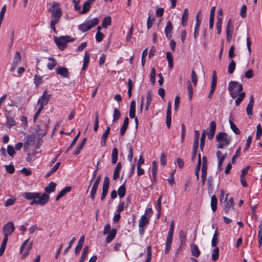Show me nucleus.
<instances>
[{"instance_id": "1", "label": "nucleus", "mask_w": 262, "mask_h": 262, "mask_svg": "<svg viewBox=\"0 0 262 262\" xmlns=\"http://www.w3.org/2000/svg\"><path fill=\"white\" fill-rule=\"evenodd\" d=\"M21 196L25 199L30 201V205L45 206L50 200L49 194L40 192H25Z\"/></svg>"}, {"instance_id": "2", "label": "nucleus", "mask_w": 262, "mask_h": 262, "mask_svg": "<svg viewBox=\"0 0 262 262\" xmlns=\"http://www.w3.org/2000/svg\"><path fill=\"white\" fill-rule=\"evenodd\" d=\"M216 140L218 142L216 147L218 148H224L230 144L231 137L227 134L223 132L219 133L216 136Z\"/></svg>"}, {"instance_id": "3", "label": "nucleus", "mask_w": 262, "mask_h": 262, "mask_svg": "<svg viewBox=\"0 0 262 262\" xmlns=\"http://www.w3.org/2000/svg\"><path fill=\"white\" fill-rule=\"evenodd\" d=\"M228 90L232 98H235L242 93L243 85L238 82L231 81L228 84Z\"/></svg>"}, {"instance_id": "4", "label": "nucleus", "mask_w": 262, "mask_h": 262, "mask_svg": "<svg viewBox=\"0 0 262 262\" xmlns=\"http://www.w3.org/2000/svg\"><path fill=\"white\" fill-rule=\"evenodd\" d=\"M48 11L51 13L52 20L55 19L57 21H59L62 15V11L58 3H53Z\"/></svg>"}, {"instance_id": "5", "label": "nucleus", "mask_w": 262, "mask_h": 262, "mask_svg": "<svg viewBox=\"0 0 262 262\" xmlns=\"http://www.w3.org/2000/svg\"><path fill=\"white\" fill-rule=\"evenodd\" d=\"M99 22L98 18L95 17L89 20H85L83 24L78 26V29L82 32H85L97 26Z\"/></svg>"}, {"instance_id": "6", "label": "nucleus", "mask_w": 262, "mask_h": 262, "mask_svg": "<svg viewBox=\"0 0 262 262\" xmlns=\"http://www.w3.org/2000/svg\"><path fill=\"white\" fill-rule=\"evenodd\" d=\"M73 40L74 38H71L69 36H62L54 38L56 44L60 50L64 49L67 47V43Z\"/></svg>"}, {"instance_id": "7", "label": "nucleus", "mask_w": 262, "mask_h": 262, "mask_svg": "<svg viewBox=\"0 0 262 262\" xmlns=\"http://www.w3.org/2000/svg\"><path fill=\"white\" fill-rule=\"evenodd\" d=\"M30 238L25 240L20 247V252L22 253L23 258L26 257L30 251L32 246V242L28 244Z\"/></svg>"}, {"instance_id": "8", "label": "nucleus", "mask_w": 262, "mask_h": 262, "mask_svg": "<svg viewBox=\"0 0 262 262\" xmlns=\"http://www.w3.org/2000/svg\"><path fill=\"white\" fill-rule=\"evenodd\" d=\"M15 227L12 222H7L3 227V233L4 236L8 237L14 231Z\"/></svg>"}, {"instance_id": "9", "label": "nucleus", "mask_w": 262, "mask_h": 262, "mask_svg": "<svg viewBox=\"0 0 262 262\" xmlns=\"http://www.w3.org/2000/svg\"><path fill=\"white\" fill-rule=\"evenodd\" d=\"M51 98V95L47 94V91L45 90L42 96L38 99V104H42V105H47Z\"/></svg>"}, {"instance_id": "10", "label": "nucleus", "mask_w": 262, "mask_h": 262, "mask_svg": "<svg viewBox=\"0 0 262 262\" xmlns=\"http://www.w3.org/2000/svg\"><path fill=\"white\" fill-rule=\"evenodd\" d=\"M100 182V176H99L97 178V179L96 180V181H95V182L92 186L91 191L90 197H91V199L93 201L94 200V199H95V194L96 193L98 187Z\"/></svg>"}, {"instance_id": "11", "label": "nucleus", "mask_w": 262, "mask_h": 262, "mask_svg": "<svg viewBox=\"0 0 262 262\" xmlns=\"http://www.w3.org/2000/svg\"><path fill=\"white\" fill-rule=\"evenodd\" d=\"M216 123L215 121H212L210 122L209 131L207 132V136L209 140L212 139L214 135L215 129H216Z\"/></svg>"}, {"instance_id": "12", "label": "nucleus", "mask_w": 262, "mask_h": 262, "mask_svg": "<svg viewBox=\"0 0 262 262\" xmlns=\"http://www.w3.org/2000/svg\"><path fill=\"white\" fill-rule=\"evenodd\" d=\"M233 210H234V200L232 198H231L225 205L224 211L226 213H228Z\"/></svg>"}, {"instance_id": "13", "label": "nucleus", "mask_w": 262, "mask_h": 262, "mask_svg": "<svg viewBox=\"0 0 262 262\" xmlns=\"http://www.w3.org/2000/svg\"><path fill=\"white\" fill-rule=\"evenodd\" d=\"M171 104L170 102L168 103L167 106V110L166 113V125L168 128H170L171 125Z\"/></svg>"}, {"instance_id": "14", "label": "nucleus", "mask_w": 262, "mask_h": 262, "mask_svg": "<svg viewBox=\"0 0 262 262\" xmlns=\"http://www.w3.org/2000/svg\"><path fill=\"white\" fill-rule=\"evenodd\" d=\"M180 241V248H183L186 245L187 232L184 230H181L179 233Z\"/></svg>"}, {"instance_id": "15", "label": "nucleus", "mask_w": 262, "mask_h": 262, "mask_svg": "<svg viewBox=\"0 0 262 262\" xmlns=\"http://www.w3.org/2000/svg\"><path fill=\"white\" fill-rule=\"evenodd\" d=\"M172 29L173 27L172 23L170 21L167 22L166 27L164 29V32L166 37L168 39L171 37Z\"/></svg>"}, {"instance_id": "16", "label": "nucleus", "mask_w": 262, "mask_h": 262, "mask_svg": "<svg viewBox=\"0 0 262 262\" xmlns=\"http://www.w3.org/2000/svg\"><path fill=\"white\" fill-rule=\"evenodd\" d=\"M90 60V54L88 51H85L84 52V55L83 57V66L81 69L82 71H85L89 66V62Z\"/></svg>"}, {"instance_id": "17", "label": "nucleus", "mask_w": 262, "mask_h": 262, "mask_svg": "<svg viewBox=\"0 0 262 262\" xmlns=\"http://www.w3.org/2000/svg\"><path fill=\"white\" fill-rule=\"evenodd\" d=\"M5 117L6 118V125L8 128H10L16 125L15 121L13 116H10L7 114H5Z\"/></svg>"}, {"instance_id": "18", "label": "nucleus", "mask_w": 262, "mask_h": 262, "mask_svg": "<svg viewBox=\"0 0 262 262\" xmlns=\"http://www.w3.org/2000/svg\"><path fill=\"white\" fill-rule=\"evenodd\" d=\"M233 26L231 23V20L229 19L228 21L227 27H226V34H227V39L228 40H230L232 37Z\"/></svg>"}, {"instance_id": "19", "label": "nucleus", "mask_w": 262, "mask_h": 262, "mask_svg": "<svg viewBox=\"0 0 262 262\" xmlns=\"http://www.w3.org/2000/svg\"><path fill=\"white\" fill-rule=\"evenodd\" d=\"M110 132V128L107 126L104 133L102 134L101 138L100 144L102 146H105L106 140Z\"/></svg>"}, {"instance_id": "20", "label": "nucleus", "mask_w": 262, "mask_h": 262, "mask_svg": "<svg viewBox=\"0 0 262 262\" xmlns=\"http://www.w3.org/2000/svg\"><path fill=\"white\" fill-rule=\"evenodd\" d=\"M56 186V183L53 182H50L48 185L45 188V190L46 191L45 193L49 194L52 192H54L55 190Z\"/></svg>"}, {"instance_id": "21", "label": "nucleus", "mask_w": 262, "mask_h": 262, "mask_svg": "<svg viewBox=\"0 0 262 262\" xmlns=\"http://www.w3.org/2000/svg\"><path fill=\"white\" fill-rule=\"evenodd\" d=\"M191 252L192 255L196 257H198L200 255V251L198 246L195 244H192L190 245Z\"/></svg>"}, {"instance_id": "22", "label": "nucleus", "mask_w": 262, "mask_h": 262, "mask_svg": "<svg viewBox=\"0 0 262 262\" xmlns=\"http://www.w3.org/2000/svg\"><path fill=\"white\" fill-rule=\"evenodd\" d=\"M117 233V231L115 229H112L110 232L107 233L106 238V242L107 243H109L111 242L115 237Z\"/></svg>"}, {"instance_id": "23", "label": "nucleus", "mask_w": 262, "mask_h": 262, "mask_svg": "<svg viewBox=\"0 0 262 262\" xmlns=\"http://www.w3.org/2000/svg\"><path fill=\"white\" fill-rule=\"evenodd\" d=\"M84 239H85V237H84V235L80 237V238L79 239L78 243L77 245H76V248L75 250V252L76 254H78L81 251V248L83 246L84 242Z\"/></svg>"}, {"instance_id": "24", "label": "nucleus", "mask_w": 262, "mask_h": 262, "mask_svg": "<svg viewBox=\"0 0 262 262\" xmlns=\"http://www.w3.org/2000/svg\"><path fill=\"white\" fill-rule=\"evenodd\" d=\"M215 11V7L213 6L211 8L210 13V18H209V28L210 29H212L214 25V17Z\"/></svg>"}, {"instance_id": "25", "label": "nucleus", "mask_w": 262, "mask_h": 262, "mask_svg": "<svg viewBox=\"0 0 262 262\" xmlns=\"http://www.w3.org/2000/svg\"><path fill=\"white\" fill-rule=\"evenodd\" d=\"M136 113V103L135 101L133 100L130 104V108H129V116L130 118H135Z\"/></svg>"}, {"instance_id": "26", "label": "nucleus", "mask_w": 262, "mask_h": 262, "mask_svg": "<svg viewBox=\"0 0 262 262\" xmlns=\"http://www.w3.org/2000/svg\"><path fill=\"white\" fill-rule=\"evenodd\" d=\"M71 190V187L70 186H67L62 189L58 193L56 198V200H59L61 198L63 197L67 192H70Z\"/></svg>"}, {"instance_id": "27", "label": "nucleus", "mask_w": 262, "mask_h": 262, "mask_svg": "<svg viewBox=\"0 0 262 262\" xmlns=\"http://www.w3.org/2000/svg\"><path fill=\"white\" fill-rule=\"evenodd\" d=\"M56 73L58 75H60L63 77H68L69 72L67 69L63 67H60L57 69Z\"/></svg>"}, {"instance_id": "28", "label": "nucleus", "mask_w": 262, "mask_h": 262, "mask_svg": "<svg viewBox=\"0 0 262 262\" xmlns=\"http://www.w3.org/2000/svg\"><path fill=\"white\" fill-rule=\"evenodd\" d=\"M8 237L4 236L1 247H0V256H2L5 252L6 245L8 242Z\"/></svg>"}, {"instance_id": "29", "label": "nucleus", "mask_w": 262, "mask_h": 262, "mask_svg": "<svg viewBox=\"0 0 262 262\" xmlns=\"http://www.w3.org/2000/svg\"><path fill=\"white\" fill-rule=\"evenodd\" d=\"M122 165L121 163L119 162L117 163L116 167H115L114 171V174H113V179L116 180L118 179L119 177V172L120 171V169L121 168Z\"/></svg>"}, {"instance_id": "30", "label": "nucleus", "mask_w": 262, "mask_h": 262, "mask_svg": "<svg viewBox=\"0 0 262 262\" xmlns=\"http://www.w3.org/2000/svg\"><path fill=\"white\" fill-rule=\"evenodd\" d=\"M217 200L215 195H213L211 198V207L212 211L214 212L217 209Z\"/></svg>"}, {"instance_id": "31", "label": "nucleus", "mask_w": 262, "mask_h": 262, "mask_svg": "<svg viewBox=\"0 0 262 262\" xmlns=\"http://www.w3.org/2000/svg\"><path fill=\"white\" fill-rule=\"evenodd\" d=\"M149 220L144 216H141L139 222V227H145L148 224Z\"/></svg>"}, {"instance_id": "32", "label": "nucleus", "mask_w": 262, "mask_h": 262, "mask_svg": "<svg viewBox=\"0 0 262 262\" xmlns=\"http://www.w3.org/2000/svg\"><path fill=\"white\" fill-rule=\"evenodd\" d=\"M208 190L209 193L213 190V179L212 176L208 177L207 179Z\"/></svg>"}, {"instance_id": "33", "label": "nucleus", "mask_w": 262, "mask_h": 262, "mask_svg": "<svg viewBox=\"0 0 262 262\" xmlns=\"http://www.w3.org/2000/svg\"><path fill=\"white\" fill-rule=\"evenodd\" d=\"M91 5V4L88 1H85L83 4L82 10L79 13L80 14L86 13L90 9Z\"/></svg>"}, {"instance_id": "34", "label": "nucleus", "mask_w": 262, "mask_h": 262, "mask_svg": "<svg viewBox=\"0 0 262 262\" xmlns=\"http://www.w3.org/2000/svg\"><path fill=\"white\" fill-rule=\"evenodd\" d=\"M118 160V150L116 148H114L112 152V163L115 164L117 163Z\"/></svg>"}, {"instance_id": "35", "label": "nucleus", "mask_w": 262, "mask_h": 262, "mask_svg": "<svg viewBox=\"0 0 262 262\" xmlns=\"http://www.w3.org/2000/svg\"><path fill=\"white\" fill-rule=\"evenodd\" d=\"M126 147L128 149V154L127 156V159L129 162H131L133 158V149L130 143H127Z\"/></svg>"}, {"instance_id": "36", "label": "nucleus", "mask_w": 262, "mask_h": 262, "mask_svg": "<svg viewBox=\"0 0 262 262\" xmlns=\"http://www.w3.org/2000/svg\"><path fill=\"white\" fill-rule=\"evenodd\" d=\"M48 59L50 61L47 64V68L49 70H52L53 68L56 66L57 62L52 57H49Z\"/></svg>"}, {"instance_id": "37", "label": "nucleus", "mask_w": 262, "mask_h": 262, "mask_svg": "<svg viewBox=\"0 0 262 262\" xmlns=\"http://www.w3.org/2000/svg\"><path fill=\"white\" fill-rule=\"evenodd\" d=\"M126 192L125 187L124 184L121 185L117 191L119 196L120 198H122L125 196Z\"/></svg>"}, {"instance_id": "38", "label": "nucleus", "mask_w": 262, "mask_h": 262, "mask_svg": "<svg viewBox=\"0 0 262 262\" xmlns=\"http://www.w3.org/2000/svg\"><path fill=\"white\" fill-rule=\"evenodd\" d=\"M60 165V162H57L47 173L46 177H50L53 173L55 172L59 168Z\"/></svg>"}, {"instance_id": "39", "label": "nucleus", "mask_w": 262, "mask_h": 262, "mask_svg": "<svg viewBox=\"0 0 262 262\" xmlns=\"http://www.w3.org/2000/svg\"><path fill=\"white\" fill-rule=\"evenodd\" d=\"M111 22H112V18L111 16L105 17L103 19L102 27L103 28H106L108 26H110L111 24Z\"/></svg>"}, {"instance_id": "40", "label": "nucleus", "mask_w": 262, "mask_h": 262, "mask_svg": "<svg viewBox=\"0 0 262 262\" xmlns=\"http://www.w3.org/2000/svg\"><path fill=\"white\" fill-rule=\"evenodd\" d=\"M187 86L188 97H189L190 100H191L192 98V96H193V88L191 85L190 81H188L187 82Z\"/></svg>"}, {"instance_id": "41", "label": "nucleus", "mask_w": 262, "mask_h": 262, "mask_svg": "<svg viewBox=\"0 0 262 262\" xmlns=\"http://www.w3.org/2000/svg\"><path fill=\"white\" fill-rule=\"evenodd\" d=\"M229 123L230 125V128L232 130V131L236 135H238L240 133V131L239 129L236 127L235 124L232 122L231 118H230Z\"/></svg>"}, {"instance_id": "42", "label": "nucleus", "mask_w": 262, "mask_h": 262, "mask_svg": "<svg viewBox=\"0 0 262 262\" xmlns=\"http://www.w3.org/2000/svg\"><path fill=\"white\" fill-rule=\"evenodd\" d=\"M89 250V247L85 246L82 251L81 256L80 257V262H83L87 256Z\"/></svg>"}, {"instance_id": "43", "label": "nucleus", "mask_w": 262, "mask_h": 262, "mask_svg": "<svg viewBox=\"0 0 262 262\" xmlns=\"http://www.w3.org/2000/svg\"><path fill=\"white\" fill-rule=\"evenodd\" d=\"M121 116V113L120 111L117 108H114V113H113V122H115L117 120H118Z\"/></svg>"}, {"instance_id": "44", "label": "nucleus", "mask_w": 262, "mask_h": 262, "mask_svg": "<svg viewBox=\"0 0 262 262\" xmlns=\"http://www.w3.org/2000/svg\"><path fill=\"white\" fill-rule=\"evenodd\" d=\"M188 18V10L185 9L183 12L182 17V24L183 26H185L186 22L187 21Z\"/></svg>"}, {"instance_id": "45", "label": "nucleus", "mask_w": 262, "mask_h": 262, "mask_svg": "<svg viewBox=\"0 0 262 262\" xmlns=\"http://www.w3.org/2000/svg\"><path fill=\"white\" fill-rule=\"evenodd\" d=\"M34 82L36 87H38L43 82L42 77L35 75L34 79Z\"/></svg>"}, {"instance_id": "46", "label": "nucleus", "mask_w": 262, "mask_h": 262, "mask_svg": "<svg viewBox=\"0 0 262 262\" xmlns=\"http://www.w3.org/2000/svg\"><path fill=\"white\" fill-rule=\"evenodd\" d=\"M219 249L218 247H215L212 253L211 258L213 261H216L219 258Z\"/></svg>"}, {"instance_id": "47", "label": "nucleus", "mask_w": 262, "mask_h": 262, "mask_svg": "<svg viewBox=\"0 0 262 262\" xmlns=\"http://www.w3.org/2000/svg\"><path fill=\"white\" fill-rule=\"evenodd\" d=\"M110 185V180L107 177H105L104 179L103 186H102V190L108 191V187Z\"/></svg>"}, {"instance_id": "48", "label": "nucleus", "mask_w": 262, "mask_h": 262, "mask_svg": "<svg viewBox=\"0 0 262 262\" xmlns=\"http://www.w3.org/2000/svg\"><path fill=\"white\" fill-rule=\"evenodd\" d=\"M235 69V63L233 60H231L228 67V71L229 74H232Z\"/></svg>"}, {"instance_id": "49", "label": "nucleus", "mask_w": 262, "mask_h": 262, "mask_svg": "<svg viewBox=\"0 0 262 262\" xmlns=\"http://www.w3.org/2000/svg\"><path fill=\"white\" fill-rule=\"evenodd\" d=\"M218 235V232L217 229L215 230L213 236L211 241V246L213 247H216L217 243V236Z\"/></svg>"}, {"instance_id": "50", "label": "nucleus", "mask_w": 262, "mask_h": 262, "mask_svg": "<svg viewBox=\"0 0 262 262\" xmlns=\"http://www.w3.org/2000/svg\"><path fill=\"white\" fill-rule=\"evenodd\" d=\"M156 81V70L154 68H152L151 70L150 74V81L151 84H154Z\"/></svg>"}, {"instance_id": "51", "label": "nucleus", "mask_w": 262, "mask_h": 262, "mask_svg": "<svg viewBox=\"0 0 262 262\" xmlns=\"http://www.w3.org/2000/svg\"><path fill=\"white\" fill-rule=\"evenodd\" d=\"M16 200V199L14 197L12 196L10 198L8 199L5 203V206L6 207L12 206L15 203V201Z\"/></svg>"}, {"instance_id": "52", "label": "nucleus", "mask_w": 262, "mask_h": 262, "mask_svg": "<svg viewBox=\"0 0 262 262\" xmlns=\"http://www.w3.org/2000/svg\"><path fill=\"white\" fill-rule=\"evenodd\" d=\"M238 96V97L235 100V104L237 106L239 105V104L241 103V102L243 100V99L245 96V93L244 92H242Z\"/></svg>"}, {"instance_id": "53", "label": "nucleus", "mask_w": 262, "mask_h": 262, "mask_svg": "<svg viewBox=\"0 0 262 262\" xmlns=\"http://www.w3.org/2000/svg\"><path fill=\"white\" fill-rule=\"evenodd\" d=\"M258 241L259 246H261L262 245V222L259 227Z\"/></svg>"}, {"instance_id": "54", "label": "nucleus", "mask_w": 262, "mask_h": 262, "mask_svg": "<svg viewBox=\"0 0 262 262\" xmlns=\"http://www.w3.org/2000/svg\"><path fill=\"white\" fill-rule=\"evenodd\" d=\"M191 78L194 86H196L198 82V76L195 71L193 70L191 71Z\"/></svg>"}, {"instance_id": "55", "label": "nucleus", "mask_w": 262, "mask_h": 262, "mask_svg": "<svg viewBox=\"0 0 262 262\" xmlns=\"http://www.w3.org/2000/svg\"><path fill=\"white\" fill-rule=\"evenodd\" d=\"M20 54L18 51H17L15 53V55L13 59V64L14 66H16L20 61Z\"/></svg>"}, {"instance_id": "56", "label": "nucleus", "mask_w": 262, "mask_h": 262, "mask_svg": "<svg viewBox=\"0 0 262 262\" xmlns=\"http://www.w3.org/2000/svg\"><path fill=\"white\" fill-rule=\"evenodd\" d=\"M207 169H205L204 168H202L201 180H202V184L203 185H204L205 181H206V176H207Z\"/></svg>"}, {"instance_id": "57", "label": "nucleus", "mask_w": 262, "mask_h": 262, "mask_svg": "<svg viewBox=\"0 0 262 262\" xmlns=\"http://www.w3.org/2000/svg\"><path fill=\"white\" fill-rule=\"evenodd\" d=\"M151 258V247L148 246L147 247V257L145 262H150Z\"/></svg>"}, {"instance_id": "58", "label": "nucleus", "mask_w": 262, "mask_h": 262, "mask_svg": "<svg viewBox=\"0 0 262 262\" xmlns=\"http://www.w3.org/2000/svg\"><path fill=\"white\" fill-rule=\"evenodd\" d=\"M7 152L8 155L11 157H14L15 155V151L14 148L12 145H8L7 146Z\"/></svg>"}, {"instance_id": "59", "label": "nucleus", "mask_w": 262, "mask_h": 262, "mask_svg": "<svg viewBox=\"0 0 262 262\" xmlns=\"http://www.w3.org/2000/svg\"><path fill=\"white\" fill-rule=\"evenodd\" d=\"M245 174H246V168H244L242 170L241 178V184L244 187H246V180L245 179Z\"/></svg>"}, {"instance_id": "60", "label": "nucleus", "mask_w": 262, "mask_h": 262, "mask_svg": "<svg viewBox=\"0 0 262 262\" xmlns=\"http://www.w3.org/2000/svg\"><path fill=\"white\" fill-rule=\"evenodd\" d=\"M157 172V165L156 161L152 162V173L153 176V178L154 179L156 178V174Z\"/></svg>"}, {"instance_id": "61", "label": "nucleus", "mask_w": 262, "mask_h": 262, "mask_svg": "<svg viewBox=\"0 0 262 262\" xmlns=\"http://www.w3.org/2000/svg\"><path fill=\"white\" fill-rule=\"evenodd\" d=\"M35 159V155L34 153H28L26 158V161L28 162L33 161Z\"/></svg>"}, {"instance_id": "62", "label": "nucleus", "mask_w": 262, "mask_h": 262, "mask_svg": "<svg viewBox=\"0 0 262 262\" xmlns=\"http://www.w3.org/2000/svg\"><path fill=\"white\" fill-rule=\"evenodd\" d=\"M152 210L151 208H147L144 212V214L142 216H144L145 217H147L148 219L150 218L152 215Z\"/></svg>"}, {"instance_id": "63", "label": "nucleus", "mask_w": 262, "mask_h": 262, "mask_svg": "<svg viewBox=\"0 0 262 262\" xmlns=\"http://www.w3.org/2000/svg\"><path fill=\"white\" fill-rule=\"evenodd\" d=\"M95 37H96V40L98 42H100L103 40V37H104V35L102 33H101L99 31H97L96 33Z\"/></svg>"}, {"instance_id": "64", "label": "nucleus", "mask_w": 262, "mask_h": 262, "mask_svg": "<svg viewBox=\"0 0 262 262\" xmlns=\"http://www.w3.org/2000/svg\"><path fill=\"white\" fill-rule=\"evenodd\" d=\"M5 169L7 172L9 173H13L14 172L15 169L13 165H9L5 166Z\"/></svg>"}]
</instances>
